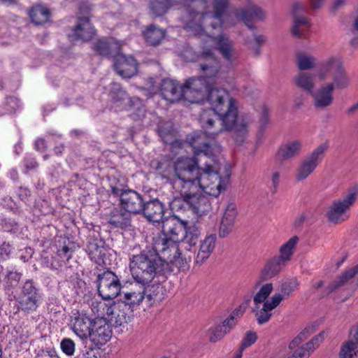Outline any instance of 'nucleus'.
<instances>
[{"instance_id": "obj_40", "label": "nucleus", "mask_w": 358, "mask_h": 358, "mask_svg": "<svg viewBox=\"0 0 358 358\" xmlns=\"http://www.w3.org/2000/svg\"><path fill=\"white\" fill-rule=\"evenodd\" d=\"M29 17L33 23L40 25L49 21L50 13L48 8L42 6H36L29 11Z\"/></svg>"}, {"instance_id": "obj_18", "label": "nucleus", "mask_w": 358, "mask_h": 358, "mask_svg": "<svg viewBox=\"0 0 358 358\" xmlns=\"http://www.w3.org/2000/svg\"><path fill=\"white\" fill-rule=\"evenodd\" d=\"M94 34V29L88 17H79L77 23L73 28L71 34H69V40L71 41L81 40L87 41Z\"/></svg>"}, {"instance_id": "obj_2", "label": "nucleus", "mask_w": 358, "mask_h": 358, "mask_svg": "<svg viewBox=\"0 0 358 358\" xmlns=\"http://www.w3.org/2000/svg\"><path fill=\"white\" fill-rule=\"evenodd\" d=\"M129 269L135 282L146 288L149 300L163 298L164 282L172 272L170 264L148 252H141L129 257Z\"/></svg>"}, {"instance_id": "obj_45", "label": "nucleus", "mask_w": 358, "mask_h": 358, "mask_svg": "<svg viewBox=\"0 0 358 358\" xmlns=\"http://www.w3.org/2000/svg\"><path fill=\"white\" fill-rule=\"evenodd\" d=\"M234 15L236 19L242 20L249 29H254L255 28L252 24L254 17L251 6L248 8L236 9L234 10Z\"/></svg>"}, {"instance_id": "obj_5", "label": "nucleus", "mask_w": 358, "mask_h": 358, "mask_svg": "<svg viewBox=\"0 0 358 358\" xmlns=\"http://www.w3.org/2000/svg\"><path fill=\"white\" fill-rule=\"evenodd\" d=\"M179 3L185 2V10L192 18L187 20L185 29L194 35H202L204 29L210 27V20L204 17L210 13L209 3L207 0H178Z\"/></svg>"}, {"instance_id": "obj_7", "label": "nucleus", "mask_w": 358, "mask_h": 358, "mask_svg": "<svg viewBox=\"0 0 358 358\" xmlns=\"http://www.w3.org/2000/svg\"><path fill=\"white\" fill-rule=\"evenodd\" d=\"M17 309L26 314L37 310L43 301V293L36 282L27 280L20 287V292L17 298Z\"/></svg>"}, {"instance_id": "obj_63", "label": "nucleus", "mask_w": 358, "mask_h": 358, "mask_svg": "<svg viewBox=\"0 0 358 358\" xmlns=\"http://www.w3.org/2000/svg\"><path fill=\"white\" fill-rule=\"evenodd\" d=\"M17 197L24 203L28 201V198L30 196V190L24 187H19L16 190Z\"/></svg>"}, {"instance_id": "obj_38", "label": "nucleus", "mask_w": 358, "mask_h": 358, "mask_svg": "<svg viewBox=\"0 0 358 358\" xmlns=\"http://www.w3.org/2000/svg\"><path fill=\"white\" fill-rule=\"evenodd\" d=\"M219 127L222 128V131H233V138L237 144L241 145L245 141L248 132L247 126L243 122H238V117L230 128H227L223 124Z\"/></svg>"}, {"instance_id": "obj_23", "label": "nucleus", "mask_w": 358, "mask_h": 358, "mask_svg": "<svg viewBox=\"0 0 358 358\" xmlns=\"http://www.w3.org/2000/svg\"><path fill=\"white\" fill-rule=\"evenodd\" d=\"M334 84L327 83L315 93H311L314 99V106L317 109L323 110L331 105L334 100Z\"/></svg>"}, {"instance_id": "obj_57", "label": "nucleus", "mask_w": 358, "mask_h": 358, "mask_svg": "<svg viewBox=\"0 0 358 358\" xmlns=\"http://www.w3.org/2000/svg\"><path fill=\"white\" fill-rule=\"evenodd\" d=\"M23 166L27 171L35 170L38 168V164L35 157L31 155H27L23 159Z\"/></svg>"}, {"instance_id": "obj_22", "label": "nucleus", "mask_w": 358, "mask_h": 358, "mask_svg": "<svg viewBox=\"0 0 358 358\" xmlns=\"http://www.w3.org/2000/svg\"><path fill=\"white\" fill-rule=\"evenodd\" d=\"M237 213L236 205L233 203H229L224 211L220 224V237L225 238L232 231Z\"/></svg>"}, {"instance_id": "obj_30", "label": "nucleus", "mask_w": 358, "mask_h": 358, "mask_svg": "<svg viewBox=\"0 0 358 358\" xmlns=\"http://www.w3.org/2000/svg\"><path fill=\"white\" fill-rule=\"evenodd\" d=\"M146 288L142 286V289L138 292H129L124 294V299L120 301V306L122 308L125 309V313H122V316L127 315L128 312H132V307L136 305H139L145 298L146 294ZM125 322L127 319L125 318Z\"/></svg>"}, {"instance_id": "obj_59", "label": "nucleus", "mask_w": 358, "mask_h": 358, "mask_svg": "<svg viewBox=\"0 0 358 358\" xmlns=\"http://www.w3.org/2000/svg\"><path fill=\"white\" fill-rule=\"evenodd\" d=\"M257 340V335L253 332H248L242 341L241 345L240 348L241 350H244L245 348H248L251 345H252Z\"/></svg>"}, {"instance_id": "obj_58", "label": "nucleus", "mask_w": 358, "mask_h": 358, "mask_svg": "<svg viewBox=\"0 0 358 358\" xmlns=\"http://www.w3.org/2000/svg\"><path fill=\"white\" fill-rule=\"evenodd\" d=\"M73 250L68 245H64L62 248L57 250V255L62 261H69L73 255Z\"/></svg>"}, {"instance_id": "obj_17", "label": "nucleus", "mask_w": 358, "mask_h": 358, "mask_svg": "<svg viewBox=\"0 0 358 358\" xmlns=\"http://www.w3.org/2000/svg\"><path fill=\"white\" fill-rule=\"evenodd\" d=\"M71 323L72 330L76 336L85 340L90 335L94 321L85 313L77 312L71 317Z\"/></svg>"}, {"instance_id": "obj_6", "label": "nucleus", "mask_w": 358, "mask_h": 358, "mask_svg": "<svg viewBox=\"0 0 358 358\" xmlns=\"http://www.w3.org/2000/svg\"><path fill=\"white\" fill-rule=\"evenodd\" d=\"M298 241V236H294L280 246L279 255L269 259L262 269V278L264 280L275 277L282 270L287 263L291 260Z\"/></svg>"}, {"instance_id": "obj_12", "label": "nucleus", "mask_w": 358, "mask_h": 358, "mask_svg": "<svg viewBox=\"0 0 358 358\" xmlns=\"http://www.w3.org/2000/svg\"><path fill=\"white\" fill-rule=\"evenodd\" d=\"M205 41V44L209 41L212 42L222 57L228 62L233 63L237 58L234 41L226 34L221 33L217 36L206 34V31L202 35H197Z\"/></svg>"}, {"instance_id": "obj_44", "label": "nucleus", "mask_w": 358, "mask_h": 358, "mask_svg": "<svg viewBox=\"0 0 358 358\" xmlns=\"http://www.w3.org/2000/svg\"><path fill=\"white\" fill-rule=\"evenodd\" d=\"M297 66L300 71L309 70L315 67L316 58L305 52L296 55Z\"/></svg>"}, {"instance_id": "obj_32", "label": "nucleus", "mask_w": 358, "mask_h": 358, "mask_svg": "<svg viewBox=\"0 0 358 358\" xmlns=\"http://www.w3.org/2000/svg\"><path fill=\"white\" fill-rule=\"evenodd\" d=\"M301 148L302 142L300 141L288 142L281 145L278 150V156L283 160L292 159L299 155Z\"/></svg>"}, {"instance_id": "obj_48", "label": "nucleus", "mask_w": 358, "mask_h": 358, "mask_svg": "<svg viewBox=\"0 0 358 358\" xmlns=\"http://www.w3.org/2000/svg\"><path fill=\"white\" fill-rule=\"evenodd\" d=\"M266 38L263 35H253L252 38H247L245 43L249 48L253 50L256 55L260 52V47L265 43Z\"/></svg>"}, {"instance_id": "obj_26", "label": "nucleus", "mask_w": 358, "mask_h": 358, "mask_svg": "<svg viewBox=\"0 0 358 358\" xmlns=\"http://www.w3.org/2000/svg\"><path fill=\"white\" fill-rule=\"evenodd\" d=\"M120 48V44L113 38H101L92 43V49L99 55L104 57L117 54Z\"/></svg>"}, {"instance_id": "obj_62", "label": "nucleus", "mask_w": 358, "mask_h": 358, "mask_svg": "<svg viewBox=\"0 0 358 358\" xmlns=\"http://www.w3.org/2000/svg\"><path fill=\"white\" fill-rule=\"evenodd\" d=\"M327 0H307L309 9L313 11L321 10Z\"/></svg>"}, {"instance_id": "obj_47", "label": "nucleus", "mask_w": 358, "mask_h": 358, "mask_svg": "<svg viewBox=\"0 0 358 358\" xmlns=\"http://www.w3.org/2000/svg\"><path fill=\"white\" fill-rule=\"evenodd\" d=\"M109 96L113 102L118 103L128 98L127 92L122 88L120 84L113 83L110 85Z\"/></svg>"}, {"instance_id": "obj_49", "label": "nucleus", "mask_w": 358, "mask_h": 358, "mask_svg": "<svg viewBox=\"0 0 358 358\" xmlns=\"http://www.w3.org/2000/svg\"><path fill=\"white\" fill-rule=\"evenodd\" d=\"M22 278V273L14 271H7L4 278L6 289H10L16 286Z\"/></svg>"}, {"instance_id": "obj_42", "label": "nucleus", "mask_w": 358, "mask_h": 358, "mask_svg": "<svg viewBox=\"0 0 358 358\" xmlns=\"http://www.w3.org/2000/svg\"><path fill=\"white\" fill-rule=\"evenodd\" d=\"M157 131L165 143L173 145L178 143L174 140V130L171 122L159 124Z\"/></svg>"}, {"instance_id": "obj_25", "label": "nucleus", "mask_w": 358, "mask_h": 358, "mask_svg": "<svg viewBox=\"0 0 358 358\" xmlns=\"http://www.w3.org/2000/svg\"><path fill=\"white\" fill-rule=\"evenodd\" d=\"M217 241V236L211 234L206 236L203 240L200 241L195 263L198 265L203 264L213 253Z\"/></svg>"}, {"instance_id": "obj_64", "label": "nucleus", "mask_w": 358, "mask_h": 358, "mask_svg": "<svg viewBox=\"0 0 358 358\" xmlns=\"http://www.w3.org/2000/svg\"><path fill=\"white\" fill-rule=\"evenodd\" d=\"M35 358H59L55 350H42L36 355Z\"/></svg>"}, {"instance_id": "obj_24", "label": "nucleus", "mask_w": 358, "mask_h": 358, "mask_svg": "<svg viewBox=\"0 0 358 358\" xmlns=\"http://www.w3.org/2000/svg\"><path fill=\"white\" fill-rule=\"evenodd\" d=\"M141 213L150 222H158L162 220L164 213V204L157 199L145 200Z\"/></svg>"}, {"instance_id": "obj_21", "label": "nucleus", "mask_w": 358, "mask_h": 358, "mask_svg": "<svg viewBox=\"0 0 358 358\" xmlns=\"http://www.w3.org/2000/svg\"><path fill=\"white\" fill-rule=\"evenodd\" d=\"M229 5V0H213V11L206 15V20H210V27L216 29L220 27L223 24V16Z\"/></svg>"}, {"instance_id": "obj_29", "label": "nucleus", "mask_w": 358, "mask_h": 358, "mask_svg": "<svg viewBox=\"0 0 358 358\" xmlns=\"http://www.w3.org/2000/svg\"><path fill=\"white\" fill-rule=\"evenodd\" d=\"M201 235V230L197 223L194 222L188 224L186 226L185 232L184 233V238L181 241L185 249L191 251L194 248L193 253H195L196 245L199 243Z\"/></svg>"}, {"instance_id": "obj_10", "label": "nucleus", "mask_w": 358, "mask_h": 358, "mask_svg": "<svg viewBox=\"0 0 358 358\" xmlns=\"http://www.w3.org/2000/svg\"><path fill=\"white\" fill-rule=\"evenodd\" d=\"M96 284L99 295L105 301L116 298L122 289L119 277L108 270L98 275Z\"/></svg>"}, {"instance_id": "obj_39", "label": "nucleus", "mask_w": 358, "mask_h": 358, "mask_svg": "<svg viewBox=\"0 0 358 358\" xmlns=\"http://www.w3.org/2000/svg\"><path fill=\"white\" fill-rule=\"evenodd\" d=\"M143 36L148 43L156 45L164 38L165 31L155 25L151 24L143 31Z\"/></svg>"}, {"instance_id": "obj_61", "label": "nucleus", "mask_w": 358, "mask_h": 358, "mask_svg": "<svg viewBox=\"0 0 358 358\" xmlns=\"http://www.w3.org/2000/svg\"><path fill=\"white\" fill-rule=\"evenodd\" d=\"M252 12L253 14L254 20L262 21L266 17L265 11L259 6L252 4L251 5Z\"/></svg>"}, {"instance_id": "obj_33", "label": "nucleus", "mask_w": 358, "mask_h": 358, "mask_svg": "<svg viewBox=\"0 0 358 358\" xmlns=\"http://www.w3.org/2000/svg\"><path fill=\"white\" fill-rule=\"evenodd\" d=\"M324 332L320 333L318 336L313 338L302 348L296 350L292 356L288 358H308L310 353L319 346L320 343L324 340Z\"/></svg>"}, {"instance_id": "obj_1", "label": "nucleus", "mask_w": 358, "mask_h": 358, "mask_svg": "<svg viewBox=\"0 0 358 358\" xmlns=\"http://www.w3.org/2000/svg\"><path fill=\"white\" fill-rule=\"evenodd\" d=\"M194 157H180L172 162L169 157L158 162L156 170L173 189L182 197L183 205L198 216L208 212V198L198 192L217 197L225 189L227 183L217 170V155L222 150L214 142H199V138L190 143Z\"/></svg>"}, {"instance_id": "obj_50", "label": "nucleus", "mask_w": 358, "mask_h": 358, "mask_svg": "<svg viewBox=\"0 0 358 358\" xmlns=\"http://www.w3.org/2000/svg\"><path fill=\"white\" fill-rule=\"evenodd\" d=\"M273 289V286L272 283H266L262 285L259 292L254 296V302L255 303H260L262 302H265V300L271 293Z\"/></svg>"}, {"instance_id": "obj_35", "label": "nucleus", "mask_w": 358, "mask_h": 358, "mask_svg": "<svg viewBox=\"0 0 358 358\" xmlns=\"http://www.w3.org/2000/svg\"><path fill=\"white\" fill-rule=\"evenodd\" d=\"M331 77V83L334 84V89L343 90L350 85V80L343 66V62L337 69H335Z\"/></svg>"}, {"instance_id": "obj_51", "label": "nucleus", "mask_w": 358, "mask_h": 358, "mask_svg": "<svg viewBox=\"0 0 358 358\" xmlns=\"http://www.w3.org/2000/svg\"><path fill=\"white\" fill-rule=\"evenodd\" d=\"M357 344L353 341H348L341 348L339 358H352L356 355Z\"/></svg>"}, {"instance_id": "obj_9", "label": "nucleus", "mask_w": 358, "mask_h": 358, "mask_svg": "<svg viewBox=\"0 0 358 358\" xmlns=\"http://www.w3.org/2000/svg\"><path fill=\"white\" fill-rule=\"evenodd\" d=\"M329 148V141H325L317 146L299 164L296 171V180L299 182L305 180L310 176L322 162L325 152Z\"/></svg>"}, {"instance_id": "obj_53", "label": "nucleus", "mask_w": 358, "mask_h": 358, "mask_svg": "<svg viewBox=\"0 0 358 358\" xmlns=\"http://www.w3.org/2000/svg\"><path fill=\"white\" fill-rule=\"evenodd\" d=\"M307 11V7L301 1H296L292 4V15L293 19H296L297 17H307L303 15V14Z\"/></svg>"}, {"instance_id": "obj_4", "label": "nucleus", "mask_w": 358, "mask_h": 358, "mask_svg": "<svg viewBox=\"0 0 358 358\" xmlns=\"http://www.w3.org/2000/svg\"><path fill=\"white\" fill-rule=\"evenodd\" d=\"M201 69L206 76L188 78L183 85V99L190 103H199L206 99L213 83L212 76L217 73L215 66L201 64Z\"/></svg>"}, {"instance_id": "obj_20", "label": "nucleus", "mask_w": 358, "mask_h": 358, "mask_svg": "<svg viewBox=\"0 0 358 358\" xmlns=\"http://www.w3.org/2000/svg\"><path fill=\"white\" fill-rule=\"evenodd\" d=\"M152 249L155 254L150 250H143L142 252H148L152 255L156 256L158 258L163 259L159 255H162L164 257L169 258L171 255L170 252L176 249L175 243H173L162 231V234L155 236L152 240Z\"/></svg>"}, {"instance_id": "obj_14", "label": "nucleus", "mask_w": 358, "mask_h": 358, "mask_svg": "<svg viewBox=\"0 0 358 358\" xmlns=\"http://www.w3.org/2000/svg\"><path fill=\"white\" fill-rule=\"evenodd\" d=\"M108 251V248L101 238L95 237L88 238L85 246V252L92 262L98 265H106V257Z\"/></svg>"}, {"instance_id": "obj_27", "label": "nucleus", "mask_w": 358, "mask_h": 358, "mask_svg": "<svg viewBox=\"0 0 358 358\" xmlns=\"http://www.w3.org/2000/svg\"><path fill=\"white\" fill-rule=\"evenodd\" d=\"M343 62V59L338 55H331L323 60L318 66L317 76L321 80H326L330 75L332 76L335 69L338 68Z\"/></svg>"}, {"instance_id": "obj_52", "label": "nucleus", "mask_w": 358, "mask_h": 358, "mask_svg": "<svg viewBox=\"0 0 358 358\" xmlns=\"http://www.w3.org/2000/svg\"><path fill=\"white\" fill-rule=\"evenodd\" d=\"M17 106V99L14 96H8L6 99L5 104L0 107V116L6 113H11L15 110Z\"/></svg>"}, {"instance_id": "obj_56", "label": "nucleus", "mask_w": 358, "mask_h": 358, "mask_svg": "<svg viewBox=\"0 0 358 358\" xmlns=\"http://www.w3.org/2000/svg\"><path fill=\"white\" fill-rule=\"evenodd\" d=\"M244 312V308L242 306H239L236 308L232 313L226 319L225 324L227 325L229 324L231 327H234L236 323V317H241Z\"/></svg>"}, {"instance_id": "obj_43", "label": "nucleus", "mask_w": 358, "mask_h": 358, "mask_svg": "<svg viewBox=\"0 0 358 358\" xmlns=\"http://www.w3.org/2000/svg\"><path fill=\"white\" fill-rule=\"evenodd\" d=\"M299 283L296 278L287 280L282 282L280 285V292H276L273 295H279L282 301L288 299L292 294L298 288Z\"/></svg>"}, {"instance_id": "obj_16", "label": "nucleus", "mask_w": 358, "mask_h": 358, "mask_svg": "<svg viewBox=\"0 0 358 358\" xmlns=\"http://www.w3.org/2000/svg\"><path fill=\"white\" fill-rule=\"evenodd\" d=\"M110 326L102 319L94 321L88 338L98 348L105 345L111 338Z\"/></svg>"}, {"instance_id": "obj_8", "label": "nucleus", "mask_w": 358, "mask_h": 358, "mask_svg": "<svg viewBox=\"0 0 358 358\" xmlns=\"http://www.w3.org/2000/svg\"><path fill=\"white\" fill-rule=\"evenodd\" d=\"M358 197V186L348 189L343 198L334 200L329 206L327 216L329 222L341 224L349 218L348 211L354 205Z\"/></svg>"}, {"instance_id": "obj_46", "label": "nucleus", "mask_w": 358, "mask_h": 358, "mask_svg": "<svg viewBox=\"0 0 358 358\" xmlns=\"http://www.w3.org/2000/svg\"><path fill=\"white\" fill-rule=\"evenodd\" d=\"M174 5L173 0H153L150 3V10L156 16H161L166 13L169 8Z\"/></svg>"}, {"instance_id": "obj_3", "label": "nucleus", "mask_w": 358, "mask_h": 358, "mask_svg": "<svg viewBox=\"0 0 358 358\" xmlns=\"http://www.w3.org/2000/svg\"><path fill=\"white\" fill-rule=\"evenodd\" d=\"M206 99L212 108L202 112L199 122L203 134L213 139L222 131V128L216 127L215 125L217 115L220 116L222 124L227 128H230L238 115L237 101L231 97L226 90L212 87Z\"/></svg>"}, {"instance_id": "obj_15", "label": "nucleus", "mask_w": 358, "mask_h": 358, "mask_svg": "<svg viewBox=\"0 0 358 358\" xmlns=\"http://www.w3.org/2000/svg\"><path fill=\"white\" fill-rule=\"evenodd\" d=\"M114 68L118 75L129 78L136 74L138 63L134 57L117 52L115 56Z\"/></svg>"}, {"instance_id": "obj_54", "label": "nucleus", "mask_w": 358, "mask_h": 358, "mask_svg": "<svg viewBox=\"0 0 358 358\" xmlns=\"http://www.w3.org/2000/svg\"><path fill=\"white\" fill-rule=\"evenodd\" d=\"M60 348L64 354L71 356L75 352V343L71 338H65L62 340Z\"/></svg>"}, {"instance_id": "obj_55", "label": "nucleus", "mask_w": 358, "mask_h": 358, "mask_svg": "<svg viewBox=\"0 0 358 358\" xmlns=\"http://www.w3.org/2000/svg\"><path fill=\"white\" fill-rule=\"evenodd\" d=\"M310 328H306L289 344V348L293 349L307 338L310 334Z\"/></svg>"}, {"instance_id": "obj_60", "label": "nucleus", "mask_w": 358, "mask_h": 358, "mask_svg": "<svg viewBox=\"0 0 358 358\" xmlns=\"http://www.w3.org/2000/svg\"><path fill=\"white\" fill-rule=\"evenodd\" d=\"M12 251L11 245L6 242H3L0 245V258L2 260H6L10 257Z\"/></svg>"}, {"instance_id": "obj_19", "label": "nucleus", "mask_w": 358, "mask_h": 358, "mask_svg": "<svg viewBox=\"0 0 358 358\" xmlns=\"http://www.w3.org/2000/svg\"><path fill=\"white\" fill-rule=\"evenodd\" d=\"M160 91L162 97L171 102L174 103L183 99V85L171 79H163L161 83Z\"/></svg>"}, {"instance_id": "obj_34", "label": "nucleus", "mask_w": 358, "mask_h": 358, "mask_svg": "<svg viewBox=\"0 0 358 358\" xmlns=\"http://www.w3.org/2000/svg\"><path fill=\"white\" fill-rule=\"evenodd\" d=\"M311 22L308 17L293 19L291 27L292 35L296 38H305L308 34Z\"/></svg>"}, {"instance_id": "obj_31", "label": "nucleus", "mask_w": 358, "mask_h": 358, "mask_svg": "<svg viewBox=\"0 0 358 358\" xmlns=\"http://www.w3.org/2000/svg\"><path fill=\"white\" fill-rule=\"evenodd\" d=\"M108 223L113 228L130 230L131 228L130 213L127 211H122V210L115 209L111 213Z\"/></svg>"}, {"instance_id": "obj_28", "label": "nucleus", "mask_w": 358, "mask_h": 358, "mask_svg": "<svg viewBox=\"0 0 358 358\" xmlns=\"http://www.w3.org/2000/svg\"><path fill=\"white\" fill-rule=\"evenodd\" d=\"M282 299L279 295H273L269 300L266 301L261 310L255 314L259 324L268 322L272 316V311L281 303Z\"/></svg>"}, {"instance_id": "obj_37", "label": "nucleus", "mask_w": 358, "mask_h": 358, "mask_svg": "<svg viewBox=\"0 0 358 358\" xmlns=\"http://www.w3.org/2000/svg\"><path fill=\"white\" fill-rule=\"evenodd\" d=\"M172 251L174 252L173 257L170 259V261L173 262L180 269L185 270L189 267V263L191 262L193 252L187 251L182 252L178 247L176 246V249Z\"/></svg>"}, {"instance_id": "obj_11", "label": "nucleus", "mask_w": 358, "mask_h": 358, "mask_svg": "<svg viewBox=\"0 0 358 358\" xmlns=\"http://www.w3.org/2000/svg\"><path fill=\"white\" fill-rule=\"evenodd\" d=\"M111 192L113 194L120 197V206L123 210L130 214L141 213L145 199L140 193L134 189H123L117 187H112Z\"/></svg>"}, {"instance_id": "obj_41", "label": "nucleus", "mask_w": 358, "mask_h": 358, "mask_svg": "<svg viewBox=\"0 0 358 358\" xmlns=\"http://www.w3.org/2000/svg\"><path fill=\"white\" fill-rule=\"evenodd\" d=\"M233 327L229 324H225V320L222 322V324H217L212 327L208 329L209 341L211 343H216L220 341Z\"/></svg>"}, {"instance_id": "obj_36", "label": "nucleus", "mask_w": 358, "mask_h": 358, "mask_svg": "<svg viewBox=\"0 0 358 358\" xmlns=\"http://www.w3.org/2000/svg\"><path fill=\"white\" fill-rule=\"evenodd\" d=\"M315 74L310 72H300L294 77L297 87L310 93H313L315 87Z\"/></svg>"}, {"instance_id": "obj_13", "label": "nucleus", "mask_w": 358, "mask_h": 358, "mask_svg": "<svg viewBox=\"0 0 358 358\" xmlns=\"http://www.w3.org/2000/svg\"><path fill=\"white\" fill-rule=\"evenodd\" d=\"M187 222L179 219L177 216H171L162 220V232L175 245L184 238Z\"/></svg>"}]
</instances>
